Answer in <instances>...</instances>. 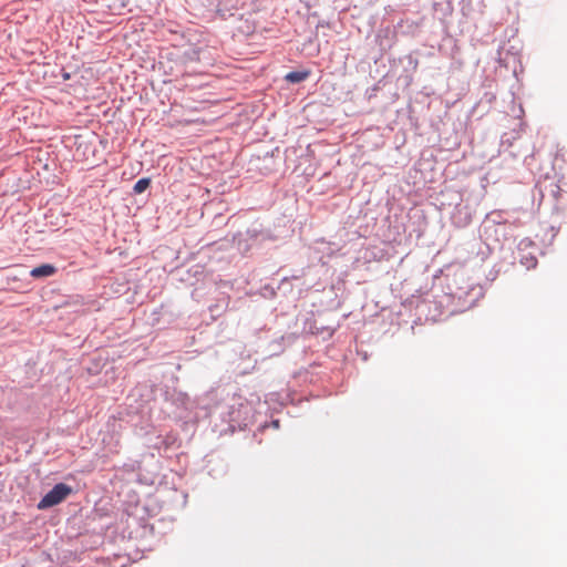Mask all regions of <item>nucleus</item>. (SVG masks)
<instances>
[{"mask_svg": "<svg viewBox=\"0 0 567 567\" xmlns=\"http://www.w3.org/2000/svg\"><path fill=\"white\" fill-rule=\"evenodd\" d=\"M71 493L72 488L69 485L59 483L42 497L38 503V508L47 509L53 507L63 502Z\"/></svg>", "mask_w": 567, "mask_h": 567, "instance_id": "f257e3e1", "label": "nucleus"}, {"mask_svg": "<svg viewBox=\"0 0 567 567\" xmlns=\"http://www.w3.org/2000/svg\"><path fill=\"white\" fill-rule=\"evenodd\" d=\"M56 271L55 267L49 264L41 265L31 270L30 275L33 278H43L54 275Z\"/></svg>", "mask_w": 567, "mask_h": 567, "instance_id": "f03ea898", "label": "nucleus"}, {"mask_svg": "<svg viewBox=\"0 0 567 567\" xmlns=\"http://www.w3.org/2000/svg\"><path fill=\"white\" fill-rule=\"evenodd\" d=\"M150 185H151V178H148V177L141 178L135 183V185L133 187L134 193L142 194L150 187Z\"/></svg>", "mask_w": 567, "mask_h": 567, "instance_id": "7ed1b4c3", "label": "nucleus"}, {"mask_svg": "<svg viewBox=\"0 0 567 567\" xmlns=\"http://www.w3.org/2000/svg\"><path fill=\"white\" fill-rule=\"evenodd\" d=\"M308 78V72H290L286 75V80L291 83H299Z\"/></svg>", "mask_w": 567, "mask_h": 567, "instance_id": "20e7f679", "label": "nucleus"}]
</instances>
